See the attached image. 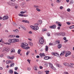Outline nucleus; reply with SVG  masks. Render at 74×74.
<instances>
[{
  "label": "nucleus",
  "instance_id": "nucleus-34",
  "mask_svg": "<svg viewBox=\"0 0 74 74\" xmlns=\"http://www.w3.org/2000/svg\"><path fill=\"white\" fill-rule=\"evenodd\" d=\"M34 70H36V71L37 70V68H36V66H34Z\"/></svg>",
  "mask_w": 74,
  "mask_h": 74
},
{
  "label": "nucleus",
  "instance_id": "nucleus-59",
  "mask_svg": "<svg viewBox=\"0 0 74 74\" xmlns=\"http://www.w3.org/2000/svg\"><path fill=\"white\" fill-rule=\"evenodd\" d=\"M63 39L64 40H66L67 39V38H66V37H64L63 38Z\"/></svg>",
  "mask_w": 74,
  "mask_h": 74
},
{
  "label": "nucleus",
  "instance_id": "nucleus-43",
  "mask_svg": "<svg viewBox=\"0 0 74 74\" xmlns=\"http://www.w3.org/2000/svg\"><path fill=\"white\" fill-rule=\"evenodd\" d=\"M21 52V49H19L18 50V54H19L20 53V52Z\"/></svg>",
  "mask_w": 74,
  "mask_h": 74
},
{
  "label": "nucleus",
  "instance_id": "nucleus-61",
  "mask_svg": "<svg viewBox=\"0 0 74 74\" xmlns=\"http://www.w3.org/2000/svg\"><path fill=\"white\" fill-rule=\"evenodd\" d=\"M39 68L40 69H42V66H39Z\"/></svg>",
  "mask_w": 74,
  "mask_h": 74
},
{
  "label": "nucleus",
  "instance_id": "nucleus-1",
  "mask_svg": "<svg viewBox=\"0 0 74 74\" xmlns=\"http://www.w3.org/2000/svg\"><path fill=\"white\" fill-rule=\"evenodd\" d=\"M28 45V44L26 42H23L22 43L21 45V47L22 48L24 49H26V50H27L28 49L30 48L29 47H26Z\"/></svg>",
  "mask_w": 74,
  "mask_h": 74
},
{
  "label": "nucleus",
  "instance_id": "nucleus-64",
  "mask_svg": "<svg viewBox=\"0 0 74 74\" xmlns=\"http://www.w3.org/2000/svg\"><path fill=\"white\" fill-rule=\"evenodd\" d=\"M15 70H18V67H15Z\"/></svg>",
  "mask_w": 74,
  "mask_h": 74
},
{
  "label": "nucleus",
  "instance_id": "nucleus-14",
  "mask_svg": "<svg viewBox=\"0 0 74 74\" xmlns=\"http://www.w3.org/2000/svg\"><path fill=\"white\" fill-rule=\"evenodd\" d=\"M56 65L57 67H62V66L59 64H57Z\"/></svg>",
  "mask_w": 74,
  "mask_h": 74
},
{
  "label": "nucleus",
  "instance_id": "nucleus-7",
  "mask_svg": "<svg viewBox=\"0 0 74 74\" xmlns=\"http://www.w3.org/2000/svg\"><path fill=\"white\" fill-rule=\"evenodd\" d=\"M9 51L8 49L6 48L5 47H3V49H2V52H4L5 51Z\"/></svg>",
  "mask_w": 74,
  "mask_h": 74
},
{
  "label": "nucleus",
  "instance_id": "nucleus-35",
  "mask_svg": "<svg viewBox=\"0 0 74 74\" xmlns=\"http://www.w3.org/2000/svg\"><path fill=\"white\" fill-rule=\"evenodd\" d=\"M21 27H22V28L24 30H26V28H25V27H24L22 26Z\"/></svg>",
  "mask_w": 74,
  "mask_h": 74
},
{
  "label": "nucleus",
  "instance_id": "nucleus-63",
  "mask_svg": "<svg viewBox=\"0 0 74 74\" xmlns=\"http://www.w3.org/2000/svg\"><path fill=\"white\" fill-rule=\"evenodd\" d=\"M28 33L29 34H32V32L31 31H29Z\"/></svg>",
  "mask_w": 74,
  "mask_h": 74
},
{
  "label": "nucleus",
  "instance_id": "nucleus-26",
  "mask_svg": "<svg viewBox=\"0 0 74 74\" xmlns=\"http://www.w3.org/2000/svg\"><path fill=\"white\" fill-rule=\"evenodd\" d=\"M49 65L51 68L53 66V65H52V64L51 63H49Z\"/></svg>",
  "mask_w": 74,
  "mask_h": 74
},
{
  "label": "nucleus",
  "instance_id": "nucleus-42",
  "mask_svg": "<svg viewBox=\"0 0 74 74\" xmlns=\"http://www.w3.org/2000/svg\"><path fill=\"white\" fill-rule=\"evenodd\" d=\"M55 53H54L53 52L51 53V54L52 55H53V56H55Z\"/></svg>",
  "mask_w": 74,
  "mask_h": 74
},
{
  "label": "nucleus",
  "instance_id": "nucleus-32",
  "mask_svg": "<svg viewBox=\"0 0 74 74\" xmlns=\"http://www.w3.org/2000/svg\"><path fill=\"white\" fill-rule=\"evenodd\" d=\"M61 35H62V36H65L66 34H65V33H63V32H61Z\"/></svg>",
  "mask_w": 74,
  "mask_h": 74
},
{
  "label": "nucleus",
  "instance_id": "nucleus-48",
  "mask_svg": "<svg viewBox=\"0 0 74 74\" xmlns=\"http://www.w3.org/2000/svg\"><path fill=\"white\" fill-rule=\"evenodd\" d=\"M67 11L68 12H70V8H68L67 9Z\"/></svg>",
  "mask_w": 74,
  "mask_h": 74
},
{
  "label": "nucleus",
  "instance_id": "nucleus-38",
  "mask_svg": "<svg viewBox=\"0 0 74 74\" xmlns=\"http://www.w3.org/2000/svg\"><path fill=\"white\" fill-rule=\"evenodd\" d=\"M44 64V65L46 66H48V63H45Z\"/></svg>",
  "mask_w": 74,
  "mask_h": 74
},
{
  "label": "nucleus",
  "instance_id": "nucleus-10",
  "mask_svg": "<svg viewBox=\"0 0 74 74\" xmlns=\"http://www.w3.org/2000/svg\"><path fill=\"white\" fill-rule=\"evenodd\" d=\"M8 58L9 59H11L12 60V59H14V56H12V57H10V56H8Z\"/></svg>",
  "mask_w": 74,
  "mask_h": 74
},
{
  "label": "nucleus",
  "instance_id": "nucleus-15",
  "mask_svg": "<svg viewBox=\"0 0 74 74\" xmlns=\"http://www.w3.org/2000/svg\"><path fill=\"white\" fill-rule=\"evenodd\" d=\"M45 50L46 52H47L48 50V46H46L45 47Z\"/></svg>",
  "mask_w": 74,
  "mask_h": 74
},
{
  "label": "nucleus",
  "instance_id": "nucleus-54",
  "mask_svg": "<svg viewBox=\"0 0 74 74\" xmlns=\"http://www.w3.org/2000/svg\"><path fill=\"white\" fill-rule=\"evenodd\" d=\"M5 44H7V45H10V44H11V43H8V42H7V43H5Z\"/></svg>",
  "mask_w": 74,
  "mask_h": 74
},
{
  "label": "nucleus",
  "instance_id": "nucleus-8",
  "mask_svg": "<svg viewBox=\"0 0 74 74\" xmlns=\"http://www.w3.org/2000/svg\"><path fill=\"white\" fill-rule=\"evenodd\" d=\"M71 55V52H70V51H67L66 53L65 56L67 57V56H68L69 55Z\"/></svg>",
  "mask_w": 74,
  "mask_h": 74
},
{
  "label": "nucleus",
  "instance_id": "nucleus-56",
  "mask_svg": "<svg viewBox=\"0 0 74 74\" xmlns=\"http://www.w3.org/2000/svg\"><path fill=\"white\" fill-rule=\"evenodd\" d=\"M56 23L57 24H59V23H60V22L58 21H56Z\"/></svg>",
  "mask_w": 74,
  "mask_h": 74
},
{
  "label": "nucleus",
  "instance_id": "nucleus-58",
  "mask_svg": "<svg viewBox=\"0 0 74 74\" xmlns=\"http://www.w3.org/2000/svg\"><path fill=\"white\" fill-rule=\"evenodd\" d=\"M64 74H69V73H68V72H65L64 73Z\"/></svg>",
  "mask_w": 74,
  "mask_h": 74
},
{
  "label": "nucleus",
  "instance_id": "nucleus-37",
  "mask_svg": "<svg viewBox=\"0 0 74 74\" xmlns=\"http://www.w3.org/2000/svg\"><path fill=\"white\" fill-rule=\"evenodd\" d=\"M3 56H4V55H3V54H1L0 55V58H3Z\"/></svg>",
  "mask_w": 74,
  "mask_h": 74
},
{
  "label": "nucleus",
  "instance_id": "nucleus-45",
  "mask_svg": "<svg viewBox=\"0 0 74 74\" xmlns=\"http://www.w3.org/2000/svg\"><path fill=\"white\" fill-rule=\"evenodd\" d=\"M55 35H56V36H59L60 35V34L57 33L55 34Z\"/></svg>",
  "mask_w": 74,
  "mask_h": 74
},
{
  "label": "nucleus",
  "instance_id": "nucleus-19",
  "mask_svg": "<svg viewBox=\"0 0 74 74\" xmlns=\"http://www.w3.org/2000/svg\"><path fill=\"white\" fill-rule=\"evenodd\" d=\"M65 52L64 51H62V52L60 54V56H62V55H64Z\"/></svg>",
  "mask_w": 74,
  "mask_h": 74
},
{
  "label": "nucleus",
  "instance_id": "nucleus-22",
  "mask_svg": "<svg viewBox=\"0 0 74 74\" xmlns=\"http://www.w3.org/2000/svg\"><path fill=\"white\" fill-rule=\"evenodd\" d=\"M22 22H25V23H29V21H28L25 20H23L22 21Z\"/></svg>",
  "mask_w": 74,
  "mask_h": 74
},
{
  "label": "nucleus",
  "instance_id": "nucleus-20",
  "mask_svg": "<svg viewBox=\"0 0 74 74\" xmlns=\"http://www.w3.org/2000/svg\"><path fill=\"white\" fill-rule=\"evenodd\" d=\"M13 31L15 33H18L19 32V30L18 29H16V30H13Z\"/></svg>",
  "mask_w": 74,
  "mask_h": 74
},
{
  "label": "nucleus",
  "instance_id": "nucleus-18",
  "mask_svg": "<svg viewBox=\"0 0 74 74\" xmlns=\"http://www.w3.org/2000/svg\"><path fill=\"white\" fill-rule=\"evenodd\" d=\"M28 44L30 46H33V43L32 42H29Z\"/></svg>",
  "mask_w": 74,
  "mask_h": 74
},
{
  "label": "nucleus",
  "instance_id": "nucleus-55",
  "mask_svg": "<svg viewBox=\"0 0 74 74\" xmlns=\"http://www.w3.org/2000/svg\"><path fill=\"white\" fill-rule=\"evenodd\" d=\"M28 70L30 71L31 70V68H28L27 69Z\"/></svg>",
  "mask_w": 74,
  "mask_h": 74
},
{
  "label": "nucleus",
  "instance_id": "nucleus-5",
  "mask_svg": "<svg viewBox=\"0 0 74 74\" xmlns=\"http://www.w3.org/2000/svg\"><path fill=\"white\" fill-rule=\"evenodd\" d=\"M7 4H8V5H11L12 6H14L15 5L14 3H12L11 2L9 1L7 2Z\"/></svg>",
  "mask_w": 74,
  "mask_h": 74
},
{
  "label": "nucleus",
  "instance_id": "nucleus-29",
  "mask_svg": "<svg viewBox=\"0 0 74 74\" xmlns=\"http://www.w3.org/2000/svg\"><path fill=\"white\" fill-rule=\"evenodd\" d=\"M73 28H74V25H72L69 27V28L70 29H73Z\"/></svg>",
  "mask_w": 74,
  "mask_h": 74
},
{
  "label": "nucleus",
  "instance_id": "nucleus-52",
  "mask_svg": "<svg viewBox=\"0 0 74 74\" xmlns=\"http://www.w3.org/2000/svg\"><path fill=\"white\" fill-rule=\"evenodd\" d=\"M38 74H42V73H41V72L40 71H39L38 72Z\"/></svg>",
  "mask_w": 74,
  "mask_h": 74
},
{
  "label": "nucleus",
  "instance_id": "nucleus-27",
  "mask_svg": "<svg viewBox=\"0 0 74 74\" xmlns=\"http://www.w3.org/2000/svg\"><path fill=\"white\" fill-rule=\"evenodd\" d=\"M52 70H56V68H55L53 66L51 68Z\"/></svg>",
  "mask_w": 74,
  "mask_h": 74
},
{
  "label": "nucleus",
  "instance_id": "nucleus-28",
  "mask_svg": "<svg viewBox=\"0 0 74 74\" xmlns=\"http://www.w3.org/2000/svg\"><path fill=\"white\" fill-rule=\"evenodd\" d=\"M42 22V21L41 20H39L38 21V23L39 24H41Z\"/></svg>",
  "mask_w": 74,
  "mask_h": 74
},
{
  "label": "nucleus",
  "instance_id": "nucleus-62",
  "mask_svg": "<svg viewBox=\"0 0 74 74\" xmlns=\"http://www.w3.org/2000/svg\"><path fill=\"white\" fill-rule=\"evenodd\" d=\"M28 40H29L30 41H32V39H31V38H29L28 39Z\"/></svg>",
  "mask_w": 74,
  "mask_h": 74
},
{
  "label": "nucleus",
  "instance_id": "nucleus-17",
  "mask_svg": "<svg viewBox=\"0 0 74 74\" xmlns=\"http://www.w3.org/2000/svg\"><path fill=\"white\" fill-rule=\"evenodd\" d=\"M14 63H12L10 64V67H13L14 66Z\"/></svg>",
  "mask_w": 74,
  "mask_h": 74
},
{
  "label": "nucleus",
  "instance_id": "nucleus-60",
  "mask_svg": "<svg viewBox=\"0 0 74 74\" xmlns=\"http://www.w3.org/2000/svg\"><path fill=\"white\" fill-rule=\"evenodd\" d=\"M57 3H60V1L59 0H57Z\"/></svg>",
  "mask_w": 74,
  "mask_h": 74
},
{
  "label": "nucleus",
  "instance_id": "nucleus-11",
  "mask_svg": "<svg viewBox=\"0 0 74 74\" xmlns=\"http://www.w3.org/2000/svg\"><path fill=\"white\" fill-rule=\"evenodd\" d=\"M50 58V57L49 56H45L44 58V59L45 60H48Z\"/></svg>",
  "mask_w": 74,
  "mask_h": 74
},
{
  "label": "nucleus",
  "instance_id": "nucleus-40",
  "mask_svg": "<svg viewBox=\"0 0 74 74\" xmlns=\"http://www.w3.org/2000/svg\"><path fill=\"white\" fill-rule=\"evenodd\" d=\"M66 23L68 25H70L71 24V23L69 22H67Z\"/></svg>",
  "mask_w": 74,
  "mask_h": 74
},
{
  "label": "nucleus",
  "instance_id": "nucleus-6",
  "mask_svg": "<svg viewBox=\"0 0 74 74\" xmlns=\"http://www.w3.org/2000/svg\"><path fill=\"white\" fill-rule=\"evenodd\" d=\"M8 19V16L7 15L4 16L3 18V20H7Z\"/></svg>",
  "mask_w": 74,
  "mask_h": 74
},
{
  "label": "nucleus",
  "instance_id": "nucleus-50",
  "mask_svg": "<svg viewBox=\"0 0 74 74\" xmlns=\"http://www.w3.org/2000/svg\"><path fill=\"white\" fill-rule=\"evenodd\" d=\"M19 36L17 35L16 36V38H19Z\"/></svg>",
  "mask_w": 74,
  "mask_h": 74
},
{
  "label": "nucleus",
  "instance_id": "nucleus-23",
  "mask_svg": "<svg viewBox=\"0 0 74 74\" xmlns=\"http://www.w3.org/2000/svg\"><path fill=\"white\" fill-rule=\"evenodd\" d=\"M58 48L60 49L62 47V45L60 44L58 45Z\"/></svg>",
  "mask_w": 74,
  "mask_h": 74
},
{
  "label": "nucleus",
  "instance_id": "nucleus-36",
  "mask_svg": "<svg viewBox=\"0 0 74 74\" xmlns=\"http://www.w3.org/2000/svg\"><path fill=\"white\" fill-rule=\"evenodd\" d=\"M45 31H47V29H42V32H45Z\"/></svg>",
  "mask_w": 74,
  "mask_h": 74
},
{
  "label": "nucleus",
  "instance_id": "nucleus-39",
  "mask_svg": "<svg viewBox=\"0 0 74 74\" xmlns=\"http://www.w3.org/2000/svg\"><path fill=\"white\" fill-rule=\"evenodd\" d=\"M12 25H14V26H16V23L15 22H13Z\"/></svg>",
  "mask_w": 74,
  "mask_h": 74
},
{
  "label": "nucleus",
  "instance_id": "nucleus-47",
  "mask_svg": "<svg viewBox=\"0 0 74 74\" xmlns=\"http://www.w3.org/2000/svg\"><path fill=\"white\" fill-rule=\"evenodd\" d=\"M23 16H24V17H27V16H28V15H24L23 14Z\"/></svg>",
  "mask_w": 74,
  "mask_h": 74
},
{
  "label": "nucleus",
  "instance_id": "nucleus-4",
  "mask_svg": "<svg viewBox=\"0 0 74 74\" xmlns=\"http://www.w3.org/2000/svg\"><path fill=\"white\" fill-rule=\"evenodd\" d=\"M44 39H43V38L42 37L40 38L39 43H40V44H42L44 43Z\"/></svg>",
  "mask_w": 74,
  "mask_h": 74
},
{
  "label": "nucleus",
  "instance_id": "nucleus-3",
  "mask_svg": "<svg viewBox=\"0 0 74 74\" xmlns=\"http://www.w3.org/2000/svg\"><path fill=\"white\" fill-rule=\"evenodd\" d=\"M30 27L32 28L33 30H38V27L36 26H33L31 25L30 26Z\"/></svg>",
  "mask_w": 74,
  "mask_h": 74
},
{
  "label": "nucleus",
  "instance_id": "nucleus-46",
  "mask_svg": "<svg viewBox=\"0 0 74 74\" xmlns=\"http://www.w3.org/2000/svg\"><path fill=\"white\" fill-rule=\"evenodd\" d=\"M20 13L22 14H25V12L21 11L20 12Z\"/></svg>",
  "mask_w": 74,
  "mask_h": 74
},
{
  "label": "nucleus",
  "instance_id": "nucleus-41",
  "mask_svg": "<svg viewBox=\"0 0 74 74\" xmlns=\"http://www.w3.org/2000/svg\"><path fill=\"white\" fill-rule=\"evenodd\" d=\"M36 10H37V11H38L39 12H40V11H41V10H40L38 9V8H36Z\"/></svg>",
  "mask_w": 74,
  "mask_h": 74
},
{
  "label": "nucleus",
  "instance_id": "nucleus-9",
  "mask_svg": "<svg viewBox=\"0 0 74 74\" xmlns=\"http://www.w3.org/2000/svg\"><path fill=\"white\" fill-rule=\"evenodd\" d=\"M49 27L51 29H56V25H54L52 26H50Z\"/></svg>",
  "mask_w": 74,
  "mask_h": 74
},
{
  "label": "nucleus",
  "instance_id": "nucleus-57",
  "mask_svg": "<svg viewBox=\"0 0 74 74\" xmlns=\"http://www.w3.org/2000/svg\"><path fill=\"white\" fill-rule=\"evenodd\" d=\"M14 74H19V73H18L14 71Z\"/></svg>",
  "mask_w": 74,
  "mask_h": 74
},
{
  "label": "nucleus",
  "instance_id": "nucleus-33",
  "mask_svg": "<svg viewBox=\"0 0 74 74\" xmlns=\"http://www.w3.org/2000/svg\"><path fill=\"white\" fill-rule=\"evenodd\" d=\"M18 15L19 16H23V14H19Z\"/></svg>",
  "mask_w": 74,
  "mask_h": 74
},
{
  "label": "nucleus",
  "instance_id": "nucleus-21",
  "mask_svg": "<svg viewBox=\"0 0 74 74\" xmlns=\"http://www.w3.org/2000/svg\"><path fill=\"white\" fill-rule=\"evenodd\" d=\"M64 66H69V64L68 63H66V62H64Z\"/></svg>",
  "mask_w": 74,
  "mask_h": 74
},
{
  "label": "nucleus",
  "instance_id": "nucleus-51",
  "mask_svg": "<svg viewBox=\"0 0 74 74\" xmlns=\"http://www.w3.org/2000/svg\"><path fill=\"white\" fill-rule=\"evenodd\" d=\"M9 37H10V38H12V35H10L9 36Z\"/></svg>",
  "mask_w": 74,
  "mask_h": 74
},
{
  "label": "nucleus",
  "instance_id": "nucleus-53",
  "mask_svg": "<svg viewBox=\"0 0 74 74\" xmlns=\"http://www.w3.org/2000/svg\"><path fill=\"white\" fill-rule=\"evenodd\" d=\"M49 71H47L46 72V74H49Z\"/></svg>",
  "mask_w": 74,
  "mask_h": 74
},
{
  "label": "nucleus",
  "instance_id": "nucleus-30",
  "mask_svg": "<svg viewBox=\"0 0 74 74\" xmlns=\"http://www.w3.org/2000/svg\"><path fill=\"white\" fill-rule=\"evenodd\" d=\"M9 73H10V74H12V73H13L12 70L11 69L9 71Z\"/></svg>",
  "mask_w": 74,
  "mask_h": 74
},
{
  "label": "nucleus",
  "instance_id": "nucleus-44",
  "mask_svg": "<svg viewBox=\"0 0 74 74\" xmlns=\"http://www.w3.org/2000/svg\"><path fill=\"white\" fill-rule=\"evenodd\" d=\"M21 4L22 5H25V2H23V3H21Z\"/></svg>",
  "mask_w": 74,
  "mask_h": 74
},
{
  "label": "nucleus",
  "instance_id": "nucleus-13",
  "mask_svg": "<svg viewBox=\"0 0 74 74\" xmlns=\"http://www.w3.org/2000/svg\"><path fill=\"white\" fill-rule=\"evenodd\" d=\"M11 53H15V50L14 49H12L11 50Z\"/></svg>",
  "mask_w": 74,
  "mask_h": 74
},
{
  "label": "nucleus",
  "instance_id": "nucleus-49",
  "mask_svg": "<svg viewBox=\"0 0 74 74\" xmlns=\"http://www.w3.org/2000/svg\"><path fill=\"white\" fill-rule=\"evenodd\" d=\"M65 40L64 41V42L65 43H66V42H68V40Z\"/></svg>",
  "mask_w": 74,
  "mask_h": 74
},
{
  "label": "nucleus",
  "instance_id": "nucleus-31",
  "mask_svg": "<svg viewBox=\"0 0 74 74\" xmlns=\"http://www.w3.org/2000/svg\"><path fill=\"white\" fill-rule=\"evenodd\" d=\"M10 60H7L6 61V64H9V63H10Z\"/></svg>",
  "mask_w": 74,
  "mask_h": 74
},
{
  "label": "nucleus",
  "instance_id": "nucleus-16",
  "mask_svg": "<svg viewBox=\"0 0 74 74\" xmlns=\"http://www.w3.org/2000/svg\"><path fill=\"white\" fill-rule=\"evenodd\" d=\"M55 43L56 44H60V41L59 40H57L56 41Z\"/></svg>",
  "mask_w": 74,
  "mask_h": 74
},
{
  "label": "nucleus",
  "instance_id": "nucleus-12",
  "mask_svg": "<svg viewBox=\"0 0 74 74\" xmlns=\"http://www.w3.org/2000/svg\"><path fill=\"white\" fill-rule=\"evenodd\" d=\"M39 55L40 57H43V56H45V54H44V53H40L39 54Z\"/></svg>",
  "mask_w": 74,
  "mask_h": 74
},
{
  "label": "nucleus",
  "instance_id": "nucleus-24",
  "mask_svg": "<svg viewBox=\"0 0 74 74\" xmlns=\"http://www.w3.org/2000/svg\"><path fill=\"white\" fill-rule=\"evenodd\" d=\"M55 56H57V57H59V54L57 53H55Z\"/></svg>",
  "mask_w": 74,
  "mask_h": 74
},
{
  "label": "nucleus",
  "instance_id": "nucleus-25",
  "mask_svg": "<svg viewBox=\"0 0 74 74\" xmlns=\"http://www.w3.org/2000/svg\"><path fill=\"white\" fill-rule=\"evenodd\" d=\"M14 5H15V8H17L18 7V5H16V4L14 3Z\"/></svg>",
  "mask_w": 74,
  "mask_h": 74
},
{
  "label": "nucleus",
  "instance_id": "nucleus-2",
  "mask_svg": "<svg viewBox=\"0 0 74 74\" xmlns=\"http://www.w3.org/2000/svg\"><path fill=\"white\" fill-rule=\"evenodd\" d=\"M18 41H19V39L15 38L10 39L8 40V42L10 43H14V42H18Z\"/></svg>",
  "mask_w": 74,
  "mask_h": 74
}]
</instances>
